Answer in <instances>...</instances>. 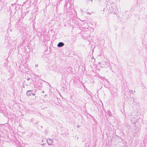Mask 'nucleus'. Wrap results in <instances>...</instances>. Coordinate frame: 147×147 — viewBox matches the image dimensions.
<instances>
[{"label": "nucleus", "instance_id": "obj_8", "mask_svg": "<svg viewBox=\"0 0 147 147\" xmlns=\"http://www.w3.org/2000/svg\"><path fill=\"white\" fill-rule=\"evenodd\" d=\"M86 13L87 14H88V15H90V14H91V13L89 12H86Z\"/></svg>", "mask_w": 147, "mask_h": 147}, {"label": "nucleus", "instance_id": "obj_10", "mask_svg": "<svg viewBox=\"0 0 147 147\" xmlns=\"http://www.w3.org/2000/svg\"><path fill=\"white\" fill-rule=\"evenodd\" d=\"M48 145H47L46 144L45 145H44L43 147H48Z\"/></svg>", "mask_w": 147, "mask_h": 147}, {"label": "nucleus", "instance_id": "obj_7", "mask_svg": "<svg viewBox=\"0 0 147 147\" xmlns=\"http://www.w3.org/2000/svg\"><path fill=\"white\" fill-rule=\"evenodd\" d=\"M129 92L130 93H133V91L132 90H130L129 91Z\"/></svg>", "mask_w": 147, "mask_h": 147}, {"label": "nucleus", "instance_id": "obj_9", "mask_svg": "<svg viewBox=\"0 0 147 147\" xmlns=\"http://www.w3.org/2000/svg\"><path fill=\"white\" fill-rule=\"evenodd\" d=\"M46 145V143H43V144H41V145H42H42Z\"/></svg>", "mask_w": 147, "mask_h": 147}, {"label": "nucleus", "instance_id": "obj_4", "mask_svg": "<svg viewBox=\"0 0 147 147\" xmlns=\"http://www.w3.org/2000/svg\"><path fill=\"white\" fill-rule=\"evenodd\" d=\"M64 45V44L63 42H59L57 45V47H61Z\"/></svg>", "mask_w": 147, "mask_h": 147}, {"label": "nucleus", "instance_id": "obj_15", "mask_svg": "<svg viewBox=\"0 0 147 147\" xmlns=\"http://www.w3.org/2000/svg\"><path fill=\"white\" fill-rule=\"evenodd\" d=\"M100 64V62H98V64Z\"/></svg>", "mask_w": 147, "mask_h": 147}, {"label": "nucleus", "instance_id": "obj_21", "mask_svg": "<svg viewBox=\"0 0 147 147\" xmlns=\"http://www.w3.org/2000/svg\"><path fill=\"white\" fill-rule=\"evenodd\" d=\"M43 140H42V142H43Z\"/></svg>", "mask_w": 147, "mask_h": 147}, {"label": "nucleus", "instance_id": "obj_13", "mask_svg": "<svg viewBox=\"0 0 147 147\" xmlns=\"http://www.w3.org/2000/svg\"><path fill=\"white\" fill-rule=\"evenodd\" d=\"M77 127L79 128L80 127V126L79 125H78L77 126Z\"/></svg>", "mask_w": 147, "mask_h": 147}, {"label": "nucleus", "instance_id": "obj_5", "mask_svg": "<svg viewBox=\"0 0 147 147\" xmlns=\"http://www.w3.org/2000/svg\"><path fill=\"white\" fill-rule=\"evenodd\" d=\"M106 113L109 117L112 116V113L109 110L107 111Z\"/></svg>", "mask_w": 147, "mask_h": 147}, {"label": "nucleus", "instance_id": "obj_16", "mask_svg": "<svg viewBox=\"0 0 147 147\" xmlns=\"http://www.w3.org/2000/svg\"><path fill=\"white\" fill-rule=\"evenodd\" d=\"M93 57H92L91 58V59H93Z\"/></svg>", "mask_w": 147, "mask_h": 147}, {"label": "nucleus", "instance_id": "obj_11", "mask_svg": "<svg viewBox=\"0 0 147 147\" xmlns=\"http://www.w3.org/2000/svg\"><path fill=\"white\" fill-rule=\"evenodd\" d=\"M32 95L34 96H35V94H34V93H32Z\"/></svg>", "mask_w": 147, "mask_h": 147}, {"label": "nucleus", "instance_id": "obj_20", "mask_svg": "<svg viewBox=\"0 0 147 147\" xmlns=\"http://www.w3.org/2000/svg\"><path fill=\"white\" fill-rule=\"evenodd\" d=\"M135 92V91H134V92Z\"/></svg>", "mask_w": 147, "mask_h": 147}, {"label": "nucleus", "instance_id": "obj_3", "mask_svg": "<svg viewBox=\"0 0 147 147\" xmlns=\"http://www.w3.org/2000/svg\"><path fill=\"white\" fill-rule=\"evenodd\" d=\"M32 91L31 90H28L26 92V95L28 96L31 95L32 94Z\"/></svg>", "mask_w": 147, "mask_h": 147}, {"label": "nucleus", "instance_id": "obj_6", "mask_svg": "<svg viewBox=\"0 0 147 147\" xmlns=\"http://www.w3.org/2000/svg\"><path fill=\"white\" fill-rule=\"evenodd\" d=\"M54 67L56 68L54 69H53V70H54L55 71V72H58V70H57V69H58V68L57 67L55 66H54Z\"/></svg>", "mask_w": 147, "mask_h": 147}, {"label": "nucleus", "instance_id": "obj_18", "mask_svg": "<svg viewBox=\"0 0 147 147\" xmlns=\"http://www.w3.org/2000/svg\"><path fill=\"white\" fill-rule=\"evenodd\" d=\"M85 147H87L86 146H85Z\"/></svg>", "mask_w": 147, "mask_h": 147}, {"label": "nucleus", "instance_id": "obj_12", "mask_svg": "<svg viewBox=\"0 0 147 147\" xmlns=\"http://www.w3.org/2000/svg\"><path fill=\"white\" fill-rule=\"evenodd\" d=\"M38 64H36L35 65V67H38Z\"/></svg>", "mask_w": 147, "mask_h": 147}, {"label": "nucleus", "instance_id": "obj_2", "mask_svg": "<svg viewBox=\"0 0 147 147\" xmlns=\"http://www.w3.org/2000/svg\"><path fill=\"white\" fill-rule=\"evenodd\" d=\"M47 142L48 145H51L53 143V140L50 139H48L47 140Z\"/></svg>", "mask_w": 147, "mask_h": 147}, {"label": "nucleus", "instance_id": "obj_19", "mask_svg": "<svg viewBox=\"0 0 147 147\" xmlns=\"http://www.w3.org/2000/svg\"><path fill=\"white\" fill-rule=\"evenodd\" d=\"M42 92H43V93H44V92L43 91Z\"/></svg>", "mask_w": 147, "mask_h": 147}, {"label": "nucleus", "instance_id": "obj_14", "mask_svg": "<svg viewBox=\"0 0 147 147\" xmlns=\"http://www.w3.org/2000/svg\"><path fill=\"white\" fill-rule=\"evenodd\" d=\"M30 80V78H28L27 79V80Z\"/></svg>", "mask_w": 147, "mask_h": 147}, {"label": "nucleus", "instance_id": "obj_17", "mask_svg": "<svg viewBox=\"0 0 147 147\" xmlns=\"http://www.w3.org/2000/svg\"><path fill=\"white\" fill-rule=\"evenodd\" d=\"M88 0V1H92V0Z\"/></svg>", "mask_w": 147, "mask_h": 147}, {"label": "nucleus", "instance_id": "obj_1", "mask_svg": "<svg viewBox=\"0 0 147 147\" xmlns=\"http://www.w3.org/2000/svg\"><path fill=\"white\" fill-rule=\"evenodd\" d=\"M101 65L103 67H109L110 65V64L108 61H103L102 62Z\"/></svg>", "mask_w": 147, "mask_h": 147}]
</instances>
